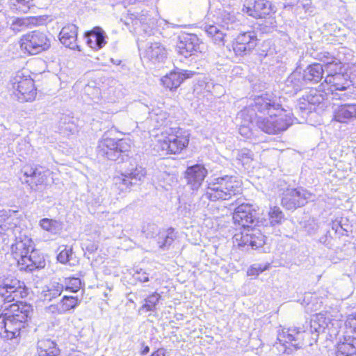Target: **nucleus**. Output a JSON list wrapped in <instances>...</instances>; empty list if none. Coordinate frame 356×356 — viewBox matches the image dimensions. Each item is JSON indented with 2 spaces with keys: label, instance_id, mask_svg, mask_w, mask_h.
I'll use <instances>...</instances> for the list:
<instances>
[{
  "label": "nucleus",
  "instance_id": "nucleus-20",
  "mask_svg": "<svg viewBox=\"0 0 356 356\" xmlns=\"http://www.w3.org/2000/svg\"><path fill=\"white\" fill-rule=\"evenodd\" d=\"M195 72L186 70H175L166 74L161 79L163 85L170 90L177 88L182 81L186 79L191 78Z\"/></svg>",
  "mask_w": 356,
  "mask_h": 356
},
{
  "label": "nucleus",
  "instance_id": "nucleus-32",
  "mask_svg": "<svg viewBox=\"0 0 356 356\" xmlns=\"http://www.w3.org/2000/svg\"><path fill=\"white\" fill-rule=\"evenodd\" d=\"M38 348L40 356H56L59 353L56 344L51 339L40 340L38 342Z\"/></svg>",
  "mask_w": 356,
  "mask_h": 356
},
{
  "label": "nucleus",
  "instance_id": "nucleus-7",
  "mask_svg": "<svg viewBox=\"0 0 356 356\" xmlns=\"http://www.w3.org/2000/svg\"><path fill=\"white\" fill-rule=\"evenodd\" d=\"M255 120L258 128L268 134H277L285 131L292 124L290 118L280 113L264 118L258 116Z\"/></svg>",
  "mask_w": 356,
  "mask_h": 356
},
{
  "label": "nucleus",
  "instance_id": "nucleus-44",
  "mask_svg": "<svg viewBox=\"0 0 356 356\" xmlns=\"http://www.w3.org/2000/svg\"><path fill=\"white\" fill-rule=\"evenodd\" d=\"M252 152L247 148L236 150V159L241 161L243 165L248 164L252 160Z\"/></svg>",
  "mask_w": 356,
  "mask_h": 356
},
{
  "label": "nucleus",
  "instance_id": "nucleus-62",
  "mask_svg": "<svg viewBox=\"0 0 356 356\" xmlns=\"http://www.w3.org/2000/svg\"><path fill=\"white\" fill-rule=\"evenodd\" d=\"M289 348H289V346H286V350H285V351H286V352H287V353H289V351H287V349H289Z\"/></svg>",
  "mask_w": 356,
  "mask_h": 356
},
{
  "label": "nucleus",
  "instance_id": "nucleus-24",
  "mask_svg": "<svg viewBox=\"0 0 356 356\" xmlns=\"http://www.w3.org/2000/svg\"><path fill=\"white\" fill-rule=\"evenodd\" d=\"M314 57L323 62L325 69L329 74L340 73L342 69V63L339 59L333 56L327 51L317 52Z\"/></svg>",
  "mask_w": 356,
  "mask_h": 356
},
{
  "label": "nucleus",
  "instance_id": "nucleus-45",
  "mask_svg": "<svg viewBox=\"0 0 356 356\" xmlns=\"http://www.w3.org/2000/svg\"><path fill=\"white\" fill-rule=\"evenodd\" d=\"M269 266L270 264H254L248 268L247 274L248 276H257L262 272L268 270Z\"/></svg>",
  "mask_w": 356,
  "mask_h": 356
},
{
  "label": "nucleus",
  "instance_id": "nucleus-13",
  "mask_svg": "<svg viewBox=\"0 0 356 356\" xmlns=\"http://www.w3.org/2000/svg\"><path fill=\"white\" fill-rule=\"evenodd\" d=\"M257 213L249 204H241L238 205L233 213L234 222L241 226L245 229L250 228L254 224L257 218Z\"/></svg>",
  "mask_w": 356,
  "mask_h": 356
},
{
  "label": "nucleus",
  "instance_id": "nucleus-38",
  "mask_svg": "<svg viewBox=\"0 0 356 356\" xmlns=\"http://www.w3.org/2000/svg\"><path fill=\"white\" fill-rule=\"evenodd\" d=\"M204 29L208 35L213 38V40L215 43H223L225 33H224L219 27L213 24H205Z\"/></svg>",
  "mask_w": 356,
  "mask_h": 356
},
{
  "label": "nucleus",
  "instance_id": "nucleus-3",
  "mask_svg": "<svg viewBox=\"0 0 356 356\" xmlns=\"http://www.w3.org/2000/svg\"><path fill=\"white\" fill-rule=\"evenodd\" d=\"M239 191L240 183L237 177L225 175L211 179L204 196L210 201L227 200Z\"/></svg>",
  "mask_w": 356,
  "mask_h": 356
},
{
  "label": "nucleus",
  "instance_id": "nucleus-36",
  "mask_svg": "<svg viewBox=\"0 0 356 356\" xmlns=\"http://www.w3.org/2000/svg\"><path fill=\"white\" fill-rule=\"evenodd\" d=\"M149 118L156 127H160L166 124L168 114L166 111L157 108L149 112Z\"/></svg>",
  "mask_w": 356,
  "mask_h": 356
},
{
  "label": "nucleus",
  "instance_id": "nucleus-52",
  "mask_svg": "<svg viewBox=\"0 0 356 356\" xmlns=\"http://www.w3.org/2000/svg\"><path fill=\"white\" fill-rule=\"evenodd\" d=\"M298 107L300 110L306 112H312L313 108L309 102L306 101V95H303L299 100Z\"/></svg>",
  "mask_w": 356,
  "mask_h": 356
},
{
  "label": "nucleus",
  "instance_id": "nucleus-18",
  "mask_svg": "<svg viewBox=\"0 0 356 356\" xmlns=\"http://www.w3.org/2000/svg\"><path fill=\"white\" fill-rule=\"evenodd\" d=\"M200 40L197 35L186 34L179 37V42L177 45V49L179 54L184 57L191 56L199 49Z\"/></svg>",
  "mask_w": 356,
  "mask_h": 356
},
{
  "label": "nucleus",
  "instance_id": "nucleus-19",
  "mask_svg": "<svg viewBox=\"0 0 356 356\" xmlns=\"http://www.w3.org/2000/svg\"><path fill=\"white\" fill-rule=\"evenodd\" d=\"M348 75L340 73L328 74L325 79V83L327 88L323 87V90L327 91H347L351 86L349 80L347 79Z\"/></svg>",
  "mask_w": 356,
  "mask_h": 356
},
{
  "label": "nucleus",
  "instance_id": "nucleus-10",
  "mask_svg": "<svg viewBox=\"0 0 356 356\" xmlns=\"http://www.w3.org/2000/svg\"><path fill=\"white\" fill-rule=\"evenodd\" d=\"M22 182L26 183L32 190H37L39 186L46 184L47 179L51 172L42 166H24L22 169Z\"/></svg>",
  "mask_w": 356,
  "mask_h": 356
},
{
  "label": "nucleus",
  "instance_id": "nucleus-63",
  "mask_svg": "<svg viewBox=\"0 0 356 356\" xmlns=\"http://www.w3.org/2000/svg\"><path fill=\"white\" fill-rule=\"evenodd\" d=\"M95 103H98V101L93 100Z\"/></svg>",
  "mask_w": 356,
  "mask_h": 356
},
{
  "label": "nucleus",
  "instance_id": "nucleus-30",
  "mask_svg": "<svg viewBox=\"0 0 356 356\" xmlns=\"http://www.w3.org/2000/svg\"><path fill=\"white\" fill-rule=\"evenodd\" d=\"M327 100L328 94L327 92L323 93L322 91L312 89L306 94V101L310 103L313 110L315 109L316 106H321V108L325 106Z\"/></svg>",
  "mask_w": 356,
  "mask_h": 356
},
{
  "label": "nucleus",
  "instance_id": "nucleus-51",
  "mask_svg": "<svg viewBox=\"0 0 356 356\" xmlns=\"http://www.w3.org/2000/svg\"><path fill=\"white\" fill-rule=\"evenodd\" d=\"M310 332L312 334H315L316 337L319 335L320 333L324 332L323 330L321 327V324H318L315 317L311 320Z\"/></svg>",
  "mask_w": 356,
  "mask_h": 356
},
{
  "label": "nucleus",
  "instance_id": "nucleus-35",
  "mask_svg": "<svg viewBox=\"0 0 356 356\" xmlns=\"http://www.w3.org/2000/svg\"><path fill=\"white\" fill-rule=\"evenodd\" d=\"M40 226L53 234H57L63 229L61 222L49 218H42L40 220Z\"/></svg>",
  "mask_w": 356,
  "mask_h": 356
},
{
  "label": "nucleus",
  "instance_id": "nucleus-57",
  "mask_svg": "<svg viewBox=\"0 0 356 356\" xmlns=\"http://www.w3.org/2000/svg\"><path fill=\"white\" fill-rule=\"evenodd\" d=\"M137 280H138L141 282H146L149 281L148 275L146 272H138L137 273Z\"/></svg>",
  "mask_w": 356,
  "mask_h": 356
},
{
  "label": "nucleus",
  "instance_id": "nucleus-59",
  "mask_svg": "<svg viewBox=\"0 0 356 356\" xmlns=\"http://www.w3.org/2000/svg\"><path fill=\"white\" fill-rule=\"evenodd\" d=\"M143 348L141 350V354L146 355L149 352V347L148 346H144V344H143Z\"/></svg>",
  "mask_w": 356,
  "mask_h": 356
},
{
  "label": "nucleus",
  "instance_id": "nucleus-12",
  "mask_svg": "<svg viewBox=\"0 0 356 356\" xmlns=\"http://www.w3.org/2000/svg\"><path fill=\"white\" fill-rule=\"evenodd\" d=\"M257 44V38L253 31L240 33L233 42L232 48L238 56H243L251 52Z\"/></svg>",
  "mask_w": 356,
  "mask_h": 356
},
{
  "label": "nucleus",
  "instance_id": "nucleus-16",
  "mask_svg": "<svg viewBox=\"0 0 356 356\" xmlns=\"http://www.w3.org/2000/svg\"><path fill=\"white\" fill-rule=\"evenodd\" d=\"M144 59L153 64L162 63L166 58L167 52L160 42H149L141 53Z\"/></svg>",
  "mask_w": 356,
  "mask_h": 356
},
{
  "label": "nucleus",
  "instance_id": "nucleus-5",
  "mask_svg": "<svg viewBox=\"0 0 356 356\" xmlns=\"http://www.w3.org/2000/svg\"><path fill=\"white\" fill-rule=\"evenodd\" d=\"M281 105L277 102L275 97L269 94H262L260 96L256 97L253 102L249 105V108L242 111L240 113L241 116H243L245 113H250V123H253L254 118L253 113H254L255 118H257L256 112L260 113H267L269 115L273 113H279L282 111L280 108Z\"/></svg>",
  "mask_w": 356,
  "mask_h": 356
},
{
  "label": "nucleus",
  "instance_id": "nucleus-43",
  "mask_svg": "<svg viewBox=\"0 0 356 356\" xmlns=\"http://www.w3.org/2000/svg\"><path fill=\"white\" fill-rule=\"evenodd\" d=\"M65 289L71 292H77L81 285V280L78 277H68L65 280Z\"/></svg>",
  "mask_w": 356,
  "mask_h": 356
},
{
  "label": "nucleus",
  "instance_id": "nucleus-1",
  "mask_svg": "<svg viewBox=\"0 0 356 356\" xmlns=\"http://www.w3.org/2000/svg\"><path fill=\"white\" fill-rule=\"evenodd\" d=\"M24 282L13 277L0 278V296L3 298L4 310L0 316V334L7 339H17L32 313V307L17 300L27 296Z\"/></svg>",
  "mask_w": 356,
  "mask_h": 356
},
{
  "label": "nucleus",
  "instance_id": "nucleus-37",
  "mask_svg": "<svg viewBox=\"0 0 356 356\" xmlns=\"http://www.w3.org/2000/svg\"><path fill=\"white\" fill-rule=\"evenodd\" d=\"M14 220V218L10 215V211H0V234L15 227Z\"/></svg>",
  "mask_w": 356,
  "mask_h": 356
},
{
  "label": "nucleus",
  "instance_id": "nucleus-55",
  "mask_svg": "<svg viewBox=\"0 0 356 356\" xmlns=\"http://www.w3.org/2000/svg\"><path fill=\"white\" fill-rule=\"evenodd\" d=\"M135 18L136 20H138L140 23L143 24H150L149 21H151L150 18L147 17V13L142 11L141 14H138L135 15Z\"/></svg>",
  "mask_w": 356,
  "mask_h": 356
},
{
  "label": "nucleus",
  "instance_id": "nucleus-22",
  "mask_svg": "<svg viewBox=\"0 0 356 356\" xmlns=\"http://www.w3.org/2000/svg\"><path fill=\"white\" fill-rule=\"evenodd\" d=\"M246 229L247 232L241 234L239 245H249L252 249H257L265 243V236L259 229L255 228H252L251 229L249 228Z\"/></svg>",
  "mask_w": 356,
  "mask_h": 356
},
{
  "label": "nucleus",
  "instance_id": "nucleus-11",
  "mask_svg": "<svg viewBox=\"0 0 356 356\" xmlns=\"http://www.w3.org/2000/svg\"><path fill=\"white\" fill-rule=\"evenodd\" d=\"M310 194L302 188H289L283 194L282 206L288 210H293L307 203Z\"/></svg>",
  "mask_w": 356,
  "mask_h": 356
},
{
  "label": "nucleus",
  "instance_id": "nucleus-26",
  "mask_svg": "<svg viewBox=\"0 0 356 356\" xmlns=\"http://www.w3.org/2000/svg\"><path fill=\"white\" fill-rule=\"evenodd\" d=\"M306 83L304 75L301 72L296 70L293 72L285 81V88L286 93L296 94Z\"/></svg>",
  "mask_w": 356,
  "mask_h": 356
},
{
  "label": "nucleus",
  "instance_id": "nucleus-41",
  "mask_svg": "<svg viewBox=\"0 0 356 356\" xmlns=\"http://www.w3.org/2000/svg\"><path fill=\"white\" fill-rule=\"evenodd\" d=\"M161 296L157 293H153L145 299V303L140 308V311L154 312L156 308Z\"/></svg>",
  "mask_w": 356,
  "mask_h": 356
},
{
  "label": "nucleus",
  "instance_id": "nucleus-49",
  "mask_svg": "<svg viewBox=\"0 0 356 356\" xmlns=\"http://www.w3.org/2000/svg\"><path fill=\"white\" fill-rule=\"evenodd\" d=\"M328 94V99L331 98L332 99H340V100H346L348 98L349 93L350 92L346 91H340V90H334V91H327Z\"/></svg>",
  "mask_w": 356,
  "mask_h": 356
},
{
  "label": "nucleus",
  "instance_id": "nucleus-56",
  "mask_svg": "<svg viewBox=\"0 0 356 356\" xmlns=\"http://www.w3.org/2000/svg\"><path fill=\"white\" fill-rule=\"evenodd\" d=\"M239 132L241 136L246 138H250L252 134L250 129L245 124H242L239 128Z\"/></svg>",
  "mask_w": 356,
  "mask_h": 356
},
{
  "label": "nucleus",
  "instance_id": "nucleus-4",
  "mask_svg": "<svg viewBox=\"0 0 356 356\" xmlns=\"http://www.w3.org/2000/svg\"><path fill=\"white\" fill-rule=\"evenodd\" d=\"M131 149L130 141L127 139L115 140L105 133L99 141L97 153L99 157L111 161H124Z\"/></svg>",
  "mask_w": 356,
  "mask_h": 356
},
{
  "label": "nucleus",
  "instance_id": "nucleus-46",
  "mask_svg": "<svg viewBox=\"0 0 356 356\" xmlns=\"http://www.w3.org/2000/svg\"><path fill=\"white\" fill-rule=\"evenodd\" d=\"M143 233L147 238H155L158 233L161 232L155 224H148L143 228Z\"/></svg>",
  "mask_w": 356,
  "mask_h": 356
},
{
  "label": "nucleus",
  "instance_id": "nucleus-48",
  "mask_svg": "<svg viewBox=\"0 0 356 356\" xmlns=\"http://www.w3.org/2000/svg\"><path fill=\"white\" fill-rule=\"evenodd\" d=\"M72 254V248H65L57 256L58 261L61 264H67L70 261Z\"/></svg>",
  "mask_w": 356,
  "mask_h": 356
},
{
  "label": "nucleus",
  "instance_id": "nucleus-14",
  "mask_svg": "<svg viewBox=\"0 0 356 356\" xmlns=\"http://www.w3.org/2000/svg\"><path fill=\"white\" fill-rule=\"evenodd\" d=\"M304 333L305 331L300 328H284L278 332L277 340L283 345L289 343L298 350L304 345Z\"/></svg>",
  "mask_w": 356,
  "mask_h": 356
},
{
  "label": "nucleus",
  "instance_id": "nucleus-47",
  "mask_svg": "<svg viewBox=\"0 0 356 356\" xmlns=\"http://www.w3.org/2000/svg\"><path fill=\"white\" fill-rule=\"evenodd\" d=\"M29 24V18H16L12 23L11 27L14 31H20Z\"/></svg>",
  "mask_w": 356,
  "mask_h": 356
},
{
  "label": "nucleus",
  "instance_id": "nucleus-54",
  "mask_svg": "<svg viewBox=\"0 0 356 356\" xmlns=\"http://www.w3.org/2000/svg\"><path fill=\"white\" fill-rule=\"evenodd\" d=\"M61 308L60 302L56 305H51L46 308L47 312L51 313L52 314H63V312H61L60 309Z\"/></svg>",
  "mask_w": 356,
  "mask_h": 356
},
{
  "label": "nucleus",
  "instance_id": "nucleus-31",
  "mask_svg": "<svg viewBox=\"0 0 356 356\" xmlns=\"http://www.w3.org/2000/svg\"><path fill=\"white\" fill-rule=\"evenodd\" d=\"M318 321V324H321V328L324 332L327 330V333L330 336L337 335L338 334V327L339 322L336 320H330L326 318L324 314H318L314 316Z\"/></svg>",
  "mask_w": 356,
  "mask_h": 356
},
{
  "label": "nucleus",
  "instance_id": "nucleus-9",
  "mask_svg": "<svg viewBox=\"0 0 356 356\" xmlns=\"http://www.w3.org/2000/svg\"><path fill=\"white\" fill-rule=\"evenodd\" d=\"M14 95L19 102H31L36 96L34 81L31 77L17 74L11 81Z\"/></svg>",
  "mask_w": 356,
  "mask_h": 356
},
{
  "label": "nucleus",
  "instance_id": "nucleus-39",
  "mask_svg": "<svg viewBox=\"0 0 356 356\" xmlns=\"http://www.w3.org/2000/svg\"><path fill=\"white\" fill-rule=\"evenodd\" d=\"M284 215L278 207H270L268 211V223L271 226H275L282 223ZM268 222L266 223V225Z\"/></svg>",
  "mask_w": 356,
  "mask_h": 356
},
{
  "label": "nucleus",
  "instance_id": "nucleus-29",
  "mask_svg": "<svg viewBox=\"0 0 356 356\" xmlns=\"http://www.w3.org/2000/svg\"><path fill=\"white\" fill-rule=\"evenodd\" d=\"M324 70L323 65L320 63H314L309 65L302 73L306 83H316L321 81Z\"/></svg>",
  "mask_w": 356,
  "mask_h": 356
},
{
  "label": "nucleus",
  "instance_id": "nucleus-53",
  "mask_svg": "<svg viewBox=\"0 0 356 356\" xmlns=\"http://www.w3.org/2000/svg\"><path fill=\"white\" fill-rule=\"evenodd\" d=\"M51 0H32L31 10L35 8L42 9L50 5Z\"/></svg>",
  "mask_w": 356,
  "mask_h": 356
},
{
  "label": "nucleus",
  "instance_id": "nucleus-17",
  "mask_svg": "<svg viewBox=\"0 0 356 356\" xmlns=\"http://www.w3.org/2000/svg\"><path fill=\"white\" fill-rule=\"evenodd\" d=\"M207 175V170L204 165L196 164L188 167L185 178L192 190H197Z\"/></svg>",
  "mask_w": 356,
  "mask_h": 356
},
{
  "label": "nucleus",
  "instance_id": "nucleus-6",
  "mask_svg": "<svg viewBox=\"0 0 356 356\" xmlns=\"http://www.w3.org/2000/svg\"><path fill=\"white\" fill-rule=\"evenodd\" d=\"M145 175V168L138 165L131 164V167L127 168L120 176L114 177L115 188L120 192H125L131 186L139 184L144 179Z\"/></svg>",
  "mask_w": 356,
  "mask_h": 356
},
{
  "label": "nucleus",
  "instance_id": "nucleus-8",
  "mask_svg": "<svg viewBox=\"0 0 356 356\" xmlns=\"http://www.w3.org/2000/svg\"><path fill=\"white\" fill-rule=\"evenodd\" d=\"M50 40L47 35L38 31H31L22 36L20 47L29 54L35 55L50 47Z\"/></svg>",
  "mask_w": 356,
  "mask_h": 356
},
{
  "label": "nucleus",
  "instance_id": "nucleus-33",
  "mask_svg": "<svg viewBox=\"0 0 356 356\" xmlns=\"http://www.w3.org/2000/svg\"><path fill=\"white\" fill-rule=\"evenodd\" d=\"M64 289L63 284L52 282L42 291L41 297L44 301H51L60 296Z\"/></svg>",
  "mask_w": 356,
  "mask_h": 356
},
{
  "label": "nucleus",
  "instance_id": "nucleus-23",
  "mask_svg": "<svg viewBox=\"0 0 356 356\" xmlns=\"http://www.w3.org/2000/svg\"><path fill=\"white\" fill-rule=\"evenodd\" d=\"M334 119L341 123L356 120V104H344L334 110Z\"/></svg>",
  "mask_w": 356,
  "mask_h": 356
},
{
  "label": "nucleus",
  "instance_id": "nucleus-50",
  "mask_svg": "<svg viewBox=\"0 0 356 356\" xmlns=\"http://www.w3.org/2000/svg\"><path fill=\"white\" fill-rule=\"evenodd\" d=\"M346 328L356 334V312L349 314L345 322Z\"/></svg>",
  "mask_w": 356,
  "mask_h": 356
},
{
  "label": "nucleus",
  "instance_id": "nucleus-25",
  "mask_svg": "<svg viewBox=\"0 0 356 356\" xmlns=\"http://www.w3.org/2000/svg\"><path fill=\"white\" fill-rule=\"evenodd\" d=\"M76 39L77 27L74 24H68L64 26L59 33L60 42L71 49H75L78 47Z\"/></svg>",
  "mask_w": 356,
  "mask_h": 356
},
{
  "label": "nucleus",
  "instance_id": "nucleus-21",
  "mask_svg": "<svg viewBox=\"0 0 356 356\" xmlns=\"http://www.w3.org/2000/svg\"><path fill=\"white\" fill-rule=\"evenodd\" d=\"M243 10L254 18H263L271 12V3L267 0H250Z\"/></svg>",
  "mask_w": 356,
  "mask_h": 356
},
{
  "label": "nucleus",
  "instance_id": "nucleus-27",
  "mask_svg": "<svg viewBox=\"0 0 356 356\" xmlns=\"http://www.w3.org/2000/svg\"><path fill=\"white\" fill-rule=\"evenodd\" d=\"M88 45L92 49H102L106 44V33L100 27H95L86 35Z\"/></svg>",
  "mask_w": 356,
  "mask_h": 356
},
{
  "label": "nucleus",
  "instance_id": "nucleus-61",
  "mask_svg": "<svg viewBox=\"0 0 356 356\" xmlns=\"http://www.w3.org/2000/svg\"><path fill=\"white\" fill-rule=\"evenodd\" d=\"M94 90L97 95H99L100 93V90L98 88H95Z\"/></svg>",
  "mask_w": 356,
  "mask_h": 356
},
{
  "label": "nucleus",
  "instance_id": "nucleus-40",
  "mask_svg": "<svg viewBox=\"0 0 356 356\" xmlns=\"http://www.w3.org/2000/svg\"><path fill=\"white\" fill-rule=\"evenodd\" d=\"M60 302L61 305L60 309L61 312L65 314L71 309H75L80 304V300L77 297L64 296Z\"/></svg>",
  "mask_w": 356,
  "mask_h": 356
},
{
  "label": "nucleus",
  "instance_id": "nucleus-2",
  "mask_svg": "<svg viewBox=\"0 0 356 356\" xmlns=\"http://www.w3.org/2000/svg\"><path fill=\"white\" fill-rule=\"evenodd\" d=\"M11 252L20 270L32 272L44 268V256L34 249L31 241H17L11 246Z\"/></svg>",
  "mask_w": 356,
  "mask_h": 356
},
{
  "label": "nucleus",
  "instance_id": "nucleus-28",
  "mask_svg": "<svg viewBox=\"0 0 356 356\" xmlns=\"http://www.w3.org/2000/svg\"><path fill=\"white\" fill-rule=\"evenodd\" d=\"M336 356H356V337L347 336L336 347Z\"/></svg>",
  "mask_w": 356,
  "mask_h": 356
},
{
  "label": "nucleus",
  "instance_id": "nucleus-58",
  "mask_svg": "<svg viewBox=\"0 0 356 356\" xmlns=\"http://www.w3.org/2000/svg\"><path fill=\"white\" fill-rule=\"evenodd\" d=\"M151 356H165V351L163 349H158L154 351Z\"/></svg>",
  "mask_w": 356,
  "mask_h": 356
},
{
  "label": "nucleus",
  "instance_id": "nucleus-34",
  "mask_svg": "<svg viewBox=\"0 0 356 356\" xmlns=\"http://www.w3.org/2000/svg\"><path fill=\"white\" fill-rule=\"evenodd\" d=\"M174 229L172 228L159 232L155 237L160 248H168L175 239Z\"/></svg>",
  "mask_w": 356,
  "mask_h": 356
},
{
  "label": "nucleus",
  "instance_id": "nucleus-15",
  "mask_svg": "<svg viewBox=\"0 0 356 356\" xmlns=\"http://www.w3.org/2000/svg\"><path fill=\"white\" fill-rule=\"evenodd\" d=\"M188 134L170 135L162 142L161 148L168 153L177 154L188 145Z\"/></svg>",
  "mask_w": 356,
  "mask_h": 356
},
{
  "label": "nucleus",
  "instance_id": "nucleus-60",
  "mask_svg": "<svg viewBox=\"0 0 356 356\" xmlns=\"http://www.w3.org/2000/svg\"><path fill=\"white\" fill-rule=\"evenodd\" d=\"M327 240H328V238H327V236H323L320 238L319 241L323 244L327 245Z\"/></svg>",
  "mask_w": 356,
  "mask_h": 356
},
{
  "label": "nucleus",
  "instance_id": "nucleus-42",
  "mask_svg": "<svg viewBox=\"0 0 356 356\" xmlns=\"http://www.w3.org/2000/svg\"><path fill=\"white\" fill-rule=\"evenodd\" d=\"M32 0H11L10 6L13 9L23 13L31 10Z\"/></svg>",
  "mask_w": 356,
  "mask_h": 356
}]
</instances>
